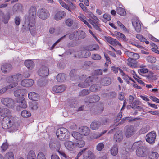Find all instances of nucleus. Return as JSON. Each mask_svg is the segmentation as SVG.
<instances>
[{"instance_id": "f257e3e1", "label": "nucleus", "mask_w": 159, "mask_h": 159, "mask_svg": "<svg viewBox=\"0 0 159 159\" xmlns=\"http://www.w3.org/2000/svg\"><path fill=\"white\" fill-rule=\"evenodd\" d=\"M75 73L74 70L71 71L70 73V80L74 81V83H76L77 82H79L78 84V86L79 87L86 88L89 87L94 79L93 76H89L87 78L84 82H81L86 78V75H82L80 77H78L75 75Z\"/></svg>"}, {"instance_id": "f03ea898", "label": "nucleus", "mask_w": 159, "mask_h": 159, "mask_svg": "<svg viewBox=\"0 0 159 159\" xmlns=\"http://www.w3.org/2000/svg\"><path fill=\"white\" fill-rule=\"evenodd\" d=\"M10 114L8 109L0 106V115L2 116H5L2 121V126L4 129L10 128L13 124V118L10 115Z\"/></svg>"}, {"instance_id": "7ed1b4c3", "label": "nucleus", "mask_w": 159, "mask_h": 159, "mask_svg": "<svg viewBox=\"0 0 159 159\" xmlns=\"http://www.w3.org/2000/svg\"><path fill=\"white\" fill-rule=\"evenodd\" d=\"M84 142L81 141L80 143L74 142L70 141H67L64 143L66 149L70 152L75 151L77 147L81 148L84 147Z\"/></svg>"}, {"instance_id": "20e7f679", "label": "nucleus", "mask_w": 159, "mask_h": 159, "mask_svg": "<svg viewBox=\"0 0 159 159\" xmlns=\"http://www.w3.org/2000/svg\"><path fill=\"white\" fill-rule=\"evenodd\" d=\"M49 147L54 152H57L63 157L65 158L66 157V156L64 152L60 150L61 144L58 141H51L49 143Z\"/></svg>"}, {"instance_id": "39448f33", "label": "nucleus", "mask_w": 159, "mask_h": 159, "mask_svg": "<svg viewBox=\"0 0 159 159\" xmlns=\"http://www.w3.org/2000/svg\"><path fill=\"white\" fill-rule=\"evenodd\" d=\"M38 15L39 18L44 20L48 18L50 15L48 11L44 8H41L38 10Z\"/></svg>"}, {"instance_id": "423d86ee", "label": "nucleus", "mask_w": 159, "mask_h": 159, "mask_svg": "<svg viewBox=\"0 0 159 159\" xmlns=\"http://www.w3.org/2000/svg\"><path fill=\"white\" fill-rule=\"evenodd\" d=\"M91 55L90 51L84 49L77 51L75 52V57L79 58L87 57Z\"/></svg>"}, {"instance_id": "0eeeda50", "label": "nucleus", "mask_w": 159, "mask_h": 159, "mask_svg": "<svg viewBox=\"0 0 159 159\" xmlns=\"http://www.w3.org/2000/svg\"><path fill=\"white\" fill-rule=\"evenodd\" d=\"M1 102L3 105L9 108H12L14 106L13 100L9 98H6L2 99Z\"/></svg>"}, {"instance_id": "6e6552de", "label": "nucleus", "mask_w": 159, "mask_h": 159, "mask_svg": "<svg viewBox=\"0 0 159 159\" xmlns=\"http://www.w3.org/2000/svg\"><path fill=\"white\" fill-rule=\"evenodd\" d=\"M125 135L126 137L129 138L133 135L135 131L134 126L129 125L125 127Z\"/></svg>"}, {"instance_id": "1a4fd4ad", "label": "nucleus", "mask_w": 159, "mask_h": 159, "mask_svg": "<svg viewBox=\"0 0 159 159\" xmlns=\"http://www.w3.org/2000/svg\"><path fill=\"white\" fill-rule=\"evenodd\" d=\"M156 137V134L155 132L153 131L150 132L146 135V140L150 144H153L155 142Z\"/></svg>"}, {"instance_id": "9d476101", "label": "nucleus", "mask_w": 159, "mask_h": 159, "mask_svg": "<svg viewBox=\"0 0 159 159\" xmlns=\"http://www.w3.org/2000/svg\"><path fill=\"white\" fill-rule=\"evenodd\" d=\"M72 136L74 138L77 140L76 142L80 143L81 141H83L84 142V147L85 144V142L84 139V136L80 133L76 132L73 131L71 133Z\"/></svg>"}, {"instance_id": "9b49d317", "label": "nucleus", "mask_w": 159, "mask_h": 159, "mask_svg": "<svg viewBox=\"0 0 159 159\" xmlns=\"http://www.w3.org/2000/svg\"><path fill=\"white\" fill-rule=\"evenodd\" d=\"M36 8L34 6H31L29 11V20H32V21H34V19L36 16Z\"/></svg>"}, {"instance_id": "f8f14e48", "label": "nucleus", "mask_w": 159, "mask_h": 159, "mask_svg": "<svg viewBox=\"0 0 159 159\" xmlns=\"http://www.w3.org/2000/svg\"><path fill=\"white\" fill-rule=\"evenodd\" d=\"M22 78V75L21 74H18L7 77V81L8 83L13 82L14 81H18L20 80Z\"/></svg>"}, {"instance_id": "ddd939ff", "label": "nucleus", "mask_w": 159, "mask_h": 159, "mask_svg": "<svg viewBox=\"0 0 159 159\" xmlns=\"http://www.w3.org/2000/svg\"><path fill=\"white\" fill-rule=\"evenodd\" d=\"M12 68L11 65L9 63H2L1 65V69L2 72L4 73L10 72Z\"/></svg>"}, {"instance_id": "4468645a", "label": "nucleus", "mask_w": 159, "mask_h": 159, "mask_svg": "<svg viewBox=\"0 0 159 159\" xmlns=\"http://www.w3.org/2000/svg\"><path fill=\"white\" fill-rule=\"evenodd\" d=\"M66 13L63 11L60 10L56 11L54 16V19L58 21L65 17Z\"/></svg>"}, {"instance_id": "2eb2a0df", "label": "nucleus", "mask_w": 159, "mask_h": 159, "mask_svg": "<svg viewBox=\"0 0 159 159\" xmlns=\"http://www.w3.org/2000/svg\"><path fill=\"white\" fill-rule=\"evenodd\" d=\"M39 75L43 77L48 76L49 74V70L48 68L45 66L40 67L38 71Z\"/></svg>"}, {"instance_id": "dca6fc26", "label": "nucleus", "mask_w": 159, "mask_h": 159, "mask_svg": "<svg viewBox=\"0 0 159 159\" xmlns=\"http://www.w3.org/2000/svg\"><path fill=\"white\" fill-rule=\"evenodd\" d=\"M132 24L136 31L137 32H139L141 29V26L139 19L137 18L133 19L132 21Z\"/></svg>"}, {"instance_id": "f3484780", "label": "nucleus", "mask_w": 159, "mask_h": 159, "mask_svg": "<svg viewBox=\"0 0 159 159\" xmlns=\"http://www.w3.org/2000/svg\"><path fill=\"white\" fill-rule=\"evenodd\" d=\"M34 80L30 79H26L22 80L21 85L24 87H29L32 86L34 84Z\"/></svg>"}, {"instance_id": "a211bd4d", "label": "nucleus", "mask_w": 159, "mask_h": 159, "mask_svg": "<svg viewBox=\"0 0 159 159\" xmlns=\"http://www.w3.org/2000/svg\"><path fill=\"white\" fill-rule=\"evenodd\" d=\"M125 54L129 58L135 59H138L139 58V55L137 53L129 51L126 50L124 52Z\"/></svg>"}, {"instance_id": "6ab92c4d", "label": "nucleus", "mask_w": 159, "mask_h": 159, "mask_svg": "<svg viewBox=\"0 0 159 159\" xmlns=\"http://www.w3.org/2000/svg\"><path fill=\"white\" fill-rule=\"evenodd\" d=\"M146 150V148L144 147H140L136 150V154L139 156L144 157L147 155Z\"/></svg>"}, {"instance_id": "aec40b11", "label": "nucleus", "mask_w": 159, "mask_h": 159, "mask_svg": "<svg viewBox=\"0 0 159 159\" xmlns=\"http://www.w3.org/2000/svg\"><path fill=\"white\" fill-rule=\"evenodd\" d=\"M66 87L64 85H56L53 87L52 91L57 93H61L65 90Z\"/></svg>"}, {"instance_id": "412c9836", "label": "nucleus", "mask_w": 159, "mask_h": 159, "mask_svg": "<svg viewBox=\"0 0 159 159\" xmlns=\"http://www.w3.org/2000/svg\"><path fill=\"white\" fill-rule=\"evenodd\" d=\"M114 139L118 142L121 141L123 138V134L121 131H118L116 133L114 136Z\"/></svg>"}, {"instance_id": "4be33fe9", "label": "nucleus", "mask_w": 159, "mask_h": 159, "mask_svg": "<svg viewBox=\"0 0 159 159\" xmlns=\"http://www.w3.org/2000/svg\"><path fill=\"white\" fill-rule=\"evenodd\" d=\"M87 99L89 102L92 103L98 101L100 99V98L98 95H95L88 97Z\"/></svg>"}, {"instance_id": "5701e85b", "label": "nucleus", "mask_w": 159, "mask_h": 159, "mask_svg": "<svg viewBox=\"0 0 159 159\" xmlns=\"http://www.w3.org/2000/svg\"><path fill=\"white\" fill-rule=\"evenodd\" d=\"M25 66L30 70H32L34 67V63L33 61L30 60H27L25 61Z\"/></svg>"}, {"instance_id": "b1692460", "label": "nucleus", "mask_w": 159, "mask_h": 159, "mask_svg": "<svg viewBox=\"0 0 159 159\" xmlns=\"http://www.w3.org/2000/svg\"><path fill=\"white\" fill-rule=\"evenodd\" d=\"M101 125L100 123L98 121H93L92 122L90 125V128L93 130H95L98 129Z\"/></svg>"}, {"instance_id": "393cba45", "label": "nucleus", "mask_w": 159, "mask_h": 159, "mask_svg": "<svg viewBox=\"0 0 159 159\" xmlns=\"http://www.w3.org/2000/svg\"><path fill=\"white\" fill-rule=\"evenodd\" d=\"M135 60L132 58H128L127 59L128 65L131 67H136L137 66V61Z\"/></svg>"}, {"instance_id": "a878e982", "label": "nucleus", "mask_w": 159, "mask_h": 159, "mask_svg": "<svg viewBox=\"0 0 159 159\" xmlns=\"http://www.w3.org/2000/svg\"><path fill=\"white\" fill-rule=\"evenodd\" d=\"M79 19L82 22H83L84 24L86 25L89 28H91V26L87 20V18L84 15H80L78 16Z\"/></svg>"}, {"instance_id": "bb28decb", "label": "nucleus", "mask_w": 159, "mask_h": 159, "mask_svg": "<svg viewBox=\"0 0 159 159\" xmlns=\"http://www.w3.org/2000/svg\"><path fill=\"white\" fill-rule=\"evenodd\" d=\"M32 25H30V23L28 24L29 30L32 35H35L36 33V31L35 26V22L33 21Z\"/></svg>"}, {"instance_id": "cd10ccee", "label": "nucleus", "mask_w": 159, "mask_h": 159, "mask_svg": "<svg viewBox=\"0 0 159 159\" xmlns=\"http://www.w3.org/2000/svg\"><path fill=\"white\" fill-rule=\"evenodd\" d=\"M80 131L82 134L84 135H88L90 132V129L87 127L86 126H83L80 128Z\"/></svg>"}, {"instance_id": "c85d7f7f", "label": "nucleus", "mask_w": 159, "mask_h": 159, "mask_svg": "<svg viewBox=\"0 0 159 159\" xmlns=\"http://www.w3.org/2000/svg\"><path fill=\"white\" fill-rule=\"evenodd\" d=\"M28 96L29 98L33 100H36L38 98V95L36 93L34 92L29 93Z\"/></svg>"}, {"instance_id": "c756f323", "label": "nucleus", "mask_w": 159, "mask_h": 159, "mask_svg": "<svg viewBox=\"0 0 159 159\" xmlns=\"http://www.w3.org/2000/svg\"><path fill=\"white\" fill-rule=\"evenodd\" d=\"M115 35L118 39H122L124 41H127L128 40L125 36L122 33L118 32H115Z\"/></svg>"}, {"instance_id": "7c9ffc66", "label": "nucleus", "mask_w": 159, "mask_h": 159, "mask_svg": "<svg viewBox=\"0 0 159 159\" xmlns=\"http://www.w3.org/2000/svg\"><path fill=\"white\" fill-rule=\"evenodd\" d=\"M66 77V75L64 74H59L57 76V80L58 82H63L64 81Z\"/></svg>"}, {"instance_id": "2f4dec72", "label": "nucleus", "mask_w": 159, "mask_h": 159, "mask_svg": "<svg viewBox=\"0 0 159 159\" xmlns=\"http://www.w3.org/2000/svg\"><path fill=\"white\" fill-rule=\"evenodd\" d=\"M100 83L103 85H108L111 83V80L109 77L105 78L101 80Z\"/></svg>"}, {"instance_id": "473e14b6", "label": "nucleus", "mask_w": 159, "mask_h": 159, "mask_svg": "<svg viewBox=\"0 0 159 159\" xmlns=\"http://www.w3.org/2000/svg\"><path fill=\"white\" fill-rule=\"evenodd\" d=\"M104 39L105 40L110 44L113 46H116V39L112 38L110 37L107 36L105 37Z\"/></svg>"}, {"instance_id": "72a5a7b5", "label": "nucleus", "mask_w": 159, "mask_h": 159, "mask_svg": "<svg viewBox=\"0 0 159 159\" xmlns=\"http://www.w3.org/2000/svg\"><path fill=\"white\" fill-rule=\"evenodd\" d=\"M25 90L23 89H20L16 90L14 92V95L16 97H19L20 95H23Z\"/></svg>"}, {"instance_id": "f704fd0d", "label": "nucleus", "mask_w": 159, "mask_h": 159, "mask_svg": "<svg viewBox=\"0 0 159 159\" xmlns=\"http://www.w3.org/2000/svg\"><path fill=\"white\" fill-rule=\"evenodd\" d=\"M141 142H136L134 144H132V143H128L127 144H129V148L130 149L131 148V150H134L137 147H139L140 143H141Z\"/></svg>"}, {"instance_id": "c9c22d12", "label": "nucleus", "mask_w": 159, "mask_h": 159, "mask_svg": "<svg viewBox=\"0 0 159 159\" xmlns=\"http://www.w3.org/2000/svg\"><path fill=\"white\" fill-rule=\"evenodd\" d=\"M148 157L149 159H157L159 157V154L156 152L152 151L149 154Z\"/></svg>"}, {"instance_id": "e433bc0d", "label": "nucleus", "mask_w": 159, "mask_h": 159, "mask_svg": "<svg viewBox=\"0 0 159 159\" xmlns=\"http://www.w3.org/2000/svg\"><path fill=\"white\" fill-rule=\"evenodd\" d=\"M27 159H36V156L34 152L32 150L30 151L27 157Z\"/></svg>"}, {"instance_id": "4c0bfd02", "label": "nucleus", "mask_w": 159, "mask_h": 159, "mask_svg": "<svg viewBox=\"0 0 159 159\" xmlns=\"http://www.w3.org/2000/svg\"><path fill=\"white\" fill-rule=\"evenodd\" d=\"M21 101H17V102H19V106L20 107L25 108L27 107V104L25 101L24 100V98L23 97L21 98Z\"/></svg>"}, {"instance_id": "58836bf2", "label": "nucleus", "mask_w": 159, "mask_h": 159, "mask_svg": "<svg viewBox=\"0 0 159 159\" xmlns=\"http://www.w3.org/2000/svg\"><path fill=\"white\" fill-rule=\"evenodd\" d=\"M111 154L116 156L118 153V147L116 145H114L110 150Z\"/></svg>"}, {"instance_id": "ea45409f", "label": "nucleus", "mask_w": 159, "mask_h": 159, "mask_svg": "<svg viewBox=\"0 0 159 159\" xmlns=\"http://www.w3.org/2000/svg\"><path fill=\"white\" fill-rule=\"evenodd\" d=\"M146 60L149 62L154 63L156 61V58L152 56H148L146 57Z\"/></svg>"}, {"instance_id": "a19ab883", "label": "nucleus", "mask_w": 159, "mask_h": 159, "mask_svg": "<svg viewBox=\"0 0 159 159\" xmlns=\"http://www.w3.org/2000/svg\"><path fill=\"white\" fill-rule=\"evenodd\" d=\"M116 12L117 14L121 16L125 15L126 14L125 10L124 8L120 7L117 8Z\"/></svg>"}, {"instance_id": "79ce46f5", "label": "nucleus", "mask_w": 159, "mask_h": 159, "mask_svg": "<svg viewBox=\"0 0 159 159\" xmlns=\"http://www.w3.org/2000/svg\"><path fill=\"white\" fill-rule=\"evenodd\" d=\"M4 157V159H14V155L12 152H9L5 154Z\"/></svg>"}, {"instance_id": "37998d69", "label": "nucleus", "mask_w": 159, "mask_h": 159, "mask_svg": "<svg viewBox=\"0 0 159 159\" xmlns=\"http://www.w3.org/2000/svg\"><path fill=\"white\" fill-rule=\"evenodd\" d=\"M22 5L21 4L15 5L13 7V11L14 12L20 11L22 9Z\"/></svg>"}, {"instance_id": "c03bdc74", "label": "nucleus", "mask_w": 159, "mask_h": 159, "mask_svg": "<svg viewBox=\"0 0 159 159\" xmlns=\"http://www.w3.org/2000/svg\"><path fill=\"white\" fill-rule=\"evenodd\" d=\"M58 2L62 7L69 11H71V10L70 9L69 6L66 4L62 0H58Z\"/></svg>"}, {"instance_id": "a18cd8bd", "label": "nucleus", "mask_w": 159, "mask_h": 159, "mask_svg": "<svg viewBox=\"0 0 159 159\" xmlns=\"http://www.w3.org/2000/svg\"><path fill=\"white\" fill-rule=\"evenodd\" d=\"M149 129V128L148 126H146L142 127L139 131L140 134H143L147 132Z\"/></svg>"}, {"instance_id": "49530a36", "label": "nucleus", "mask_w": 159, "mask_h": 159, "mask_svg": "<svg viewBox=\"0 0 159 159\" xmlns=\"http://www.w3.org/2000/svg\"><path fill=\"white\" fill-rule=\"evenodd\" d=\"M10 18V15L8 13L2 16V20L4 23H7L8 22Z\"/></svg>"}, {"instance_id": "de8ad7c7", "label": "nucleus", "mask_w": 159, "mask_h": 159, "mask_svg": "<svg viewBox=\"0 0 159 159\" xmlns=\"http://www.w3.org/2000/svg\"><path fill=\"white\" fill-rule=\"evenodd\" d=\"M119 70L120 73L121 75L122 76L123 78L125 81H127L129 79L132 81H133L131 78L129 77L127 75H126L123 71L121 69H119Z\"/></svg>"}, {"instance_id": "09e8293b", "label": "nucleus", "mask_w": 159, "mask_h": 159, "mask_svg": "<svg viewBox=\"0 0 159 159\" xmlns=\"http://www.w3.org/2000/svg\"><path fill=\"white\" fill-rule=\"evenodd\" d=\"M21 115L24 117H29L31 115L30 113L25 110H23L21 112Z\"/></svg>"}, {"instance_id": "8fccbe9b", "label": "nucleus", "mask_w": 159, "mask_h": 159, "mask_svg": "<svg viewBox=\"0 0 159 159\" xmlns=\"http://www.w3.org/2000/svg\"><path fill=\"white\" fill-rule=\"evenodd\" d=\"M100 88L98 84L92 85L90 87V90L93 92H95Z\"/></svg>"}, {"instance_id": "3c124183", "label": "nucleus", "mask_w": 159, "mask_h": 159, "mask_svg": "<svg viewBox=\"0 0 159 159\" xmlns=\"http://www.w3.org/2000/svg\"><path fill=\"white\" fill-rule=\"evenodd\" d=\"M74 23L73 20L71 18H68L65 21L66 25L70 27L73 25Z\"/></svg>"}, {"instance_id": "603ef678", "label": "nucleus", "mask_w": 159, "mask_h": 159, "mask_svg": "<svg viewBox=\"0 0 159 159\" xmlns=\"http://www.w3.org/2000/svg\"><path fill=\"white\" fill-rule=\"evenodd\" d=\"M77 32H74L69 35V38L71 40H75L77 38Z\"/></svg>"}, {"instance_id": "864d4df0", "label": "nucleus", "mask_w": 159, "mask_h": 159, "mask_svg": "<svg viewBox=\"0 0 159 159\" xmlns=\"http://www.w3.org/2000/svg\"><path fill=\"white\" fill-rule=\"evenodd\" d=\"M61 132L59 131V130H57L56 134L58 139L60 140H62L65 137H64V135H62V134H61Z\"/></svg>"}, {"instance_id": "5fc2aeb1", "label": "nucleus", "mask_w": 159, "mask_h": 159, "mask_svg": "<svg viewBox=\"0 0 159 159\" xmlns=\"http://www.w3.org/2000/svg\"><path fill=\"white\" fill-rule=\"evenodd\" d=\"M14 22L16 25L18 26L21 22V18L19 16H16L14 18Z\"/></svg>"}, {"instance_id": "6e6d98bb", "label": "nucleus", "mask_w": 159, "mask_h": 159, "mask_svg": "<svg viewBox=\"0 0 159 159\" xmlns=\"http://www.w3.org/2000/svg\"><path fill=\"white\" fill-rule=\"evenodd\" d=\"M138 71L139 74L142 75V74H145L148 73V70L147 68H143L138 69Z\"/></svg>"}, {"instance_id": "4d7b16f0", "label": "nucleus", "mask_w": 159, "mask_h": 159, "mask_svg": "<svg viewBox=\"0 0 159 159\" xmlns=\"http://www.w3.org/2000/svg\"><path fill=\"white\" fill-rule=\"evenodd\" d=\"M57 130H59L61 131V134H62V135H64V137H65L66 135V133L68 131V130L67 129L65 128H61L58 129Z\"/></svg>"}, {"instance_id": "13d9d810", "label": "nucleus", "mask_w": 159, "mask_h": 159, "mask_svg": "<svg viewBox=\"0 0 159 159\" xmlns=\"http://www.w3.org/2000/svg\"><path fill=\"white\" fill-rule=\"evenodd\" d=\"M8 144L7 142L4 143L1 147L2 151L4 152L8 148Z\"/></svg>"}, {"instance_id": "bf43d9fd", "label": "nucleus", "mask_w": 159, "mask_h": 159, "mask_svg": "<svg viewBox=\"0 0 159 159\" xmlns=\"http://www.w3.org/2000/svg\"><path fill=\"white\" fill-rule=\"evenodd\" d=\"M90 17L93 19L94 21L96 23H98V22L99 20L98 18L94 15L92 13H90L89 14Z\"/></svg>"}, {"instance_id": "052dcab7", "label": "nucleus", "mask_w": 159, "mask_h": 159, "mask_svg": "<svg viewBox=\"0 0 159 159\" xmlns=\"http://www.w3.org/2000/svg\"><path fill=\"white\" fill-rule=\"evenodd\" d=\"M136 37L137 39L142 42H144L145 40H146V39L144 37L140 34H137Z\"/></svg>"}, {"instance_id": "680f3d73", "label": "nucleus", "mask_w": 159, "mask_h": 159, "mask_svg": "<svg viewBox=\"0 0 159 159\" xmlns=\"http://www.w3.org/2000/svg\"><path fill=\"white\" fill-rule=\"evenodd\" d=\"M17 82L18 81H14L12 82V84L7 86V89H9L16 86L18 85Z\"/></svg>"}, {"instance_id": "e2e57ef3", "label": "nucleus", "mask_w": 159, "mask_h": 159, "mask_svg": "<svg viewBox=\"0 0 159 159\" xmlns=\"http://www.w3.org/2000/svg\"><path fill=\"white\" fill-rule=\"evenodd\" d=\"M92 58L94 60H99L101 59V57L98 54H93L92 55Z\"/></svg>"}, {"instance_id": "0e129e2a", "label": "nucleus", "mask_w": 159, "mask_h": 159, "mask_svg": "<svg viewBox=\"0 0 159 159\" xmlns=\"http://www.w3.org/2000/svg\"><path fill=\"white\" fill-rule=\"evenodd\" d=\"M32 109L33 110H36L38 108L37 103L35 102H34L31 103L30 105Z\"/></svg>"}, {"instance_id": "69168bd1", "label": "nucleus", "mask_w": 159, "mask_h": 159, "mask_svg": "<svg viewBox=\"0 0 159 159\" xmlns=\"http://www.w3.org/2000/svg\"><path fill=\"white\" fill-rule=\"evenodd\" d=\"M38 159H46L45 155L42 152H39L37 155Z\"/></svg>"}, {"instance_id": "338daca9", "label": "nucleus", "mask_w": 159, "mask_h": 159, "mask_svg": "<svg viewBox=\"0 0 159 159\" xmlns=\"http://www.w3.org/2000/svg\"><path fill=\"white\" fill-rule=\"evenodd\" d=\"M104 147V145L103 143H100L98 144L97 146V149L99 151L102 150Z\"/></svg>"}, {"instance_id": "774afa93", "label": "nucleus", "mask_w": 159, "mask_h": 159, "mask_svg": "<svg viewBox=\"0 0 159 159\" xmlns=\"http://www.w3.org/2000/svg\"><path fill=\"white\" fill-rule=\"evenodd\" d=\"M89 91L87 89H84L82 90L80 93V95L84 96L89 94Z\"/></svg>"}]
</instances>
